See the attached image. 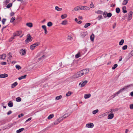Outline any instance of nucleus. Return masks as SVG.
<instances>
[{"label": "nucleus", "mask_w": 133, "mask_h": 133, "mask_svg": "<svg viewBox=\"0 0 133 133\" xmlns=\"http://www.w3.org/2000/svg\"><path fill=\"white\" fill-rule=\"evenodd\" d=\"M83 75V72L81 70L76 73L75 75L73 76V77L74 78H77L80 77Z\"/></svg>", "instance_id": "f257e3e1"}, {"label": "nucleus", "mask_w": 133, "mask_h": 133, "mask_svg": "<svg viewBox=\"0 0 133 133\" xmlns=\"http://www.w3.org/2000/svg\"><path fill=\"white\" fill-rule=\"evenodd\" d=\"M26 39L25 40V43H28L29 42L31 41L32 39V38L31 36L29 34H28L26 36Z\"/></svg>", "instance_id": "f03ea898"}, {"label": "nucleus", "mask_w": 133, "mask_h": 133, "mask_svg": "<svg viewBox=\"0 0 133 133\" xmlns=\"http://www.w3.org/2000/svg\"><path fill=\"white\" fill-rule=\"evenodd\" d=\"M40 44V43L39 42H36L34 44L31 45L30 46V48L31 49V50H33L34 49V48L36 46L39 45Z\"/></svg>", "instance_id": "7ed1b4c3"}, {"label": "nucleus", "mask_w": 133, "mask_h": 133, "mask_svg": "<svg viewBox=\"0 0 133 133\" xmlns=\"http://www.w3.org/2000/svg\"><path fill=\"white\" fill-rule=\"evenodd\" d=\"M21 34V32L18 31H17L16 32L14 33L13 36L11 37V39H14L15 37L16 36H18Z\"/></svg>", "instance_id": "20e7f679"}, {"label": "nucleus", "mask_w": 133, "mask_h": 133, "mask_svg": "<svg viewBox=\"0 0 133 133\" xmlns=\"http://www.w3.org/2000/svg\"><path fill=\"white\" fill-rule=\"evenodd\" d=\"M132 14L133 12L132 11H130L129 13L127 18L128 21H129L131 19Z\"/></svg>", "instance_id": "39448f33"}, {"label": "nucleus", "mask_w": 133, "mask_h": 133, "mask_svg": "<svg viewBox=\"0 0 133 133\" xmlns=\"http://www.w3.org/2000/svg\"><path fill=\"white\" fill-rule=\"evenodd\" d=\"M62 118H60L59 119L56 120L54 122V124H57L61 121L63 120V119Z\"/></svg>", "instance_id": "423d86ee"}, {"label": "nucleus", "mask_w": 133, "mask_h": 133, "mask_svg": "<svg viewBox=\"0 0 133 133\" xmlns=\"http://www.w3.org/2000/svg\"><path fill=\"white\" fill-rule=\"evenodd\" d=\"M86 126L88 128H92L94 126V124L92 123H90L87 124Z\"/></svg>", "instance_id": "0eeeda50"}, {"label": "nucleus", "mask_w": 133, "mask_h": 133, "mask_svg": "<svg viewBox=\"0 0 133 133\" xmlns=\"http://www.w3.org/2000/svg\"><path fill=\"white\" fill-rule=\"evenodd\" d=\"M82 71L83 72L84 75H85L88 73L89 71V69H85L82 70Z\"/></svg>", "instance_id": "6e6552de"}, {"label": "nucleus", "mask_w": 133, "mask_h": 133, "mask_svg": "<svg viewBox=\"0 0 133 133\" xmlns=\"http://www.w3.org/2000/svg\"><path fill=\"white\" fill-rule=\"evenodd\" d=\"M82 10H89L90 9L89 7L87 6H82Z\"/></svg>", "instance_id": "1a4fd4ad"}, {"label": "nucleus", "mask_w": 133, "mask_h": 133, "mask_svg": "<svg viewBox=\"0 0 133 133\" xmlns=\"http://www.w3.org/2000/svg\"><path fill=\"white\" fill-rule=\"evenodd\" d=\"M8 76V75L6 74H1L0 75V77L1 78H3L7 77Z\"/></svg>", "instance_id": "9d476101"}, {"label": "nucleus", "mask_w": 133, "mask_h": 133, "mask_svg": "<svg viewBox=\"0 0 133 133\" xmlns=\"http://www.w3.org/2000/svg\"><path fill=\"white\" fill-rule=\"evenodd\" d=\"M6 56L5 54H3L2 55H0V59H4Z\"/></svg>", "instance_id": "9b49d317"}, {"label": "nucleus", "mask_w": 133, "mask_h": 133, "mask_svg": "<svg viewBox=\"0 0 133 133\" xmlns=\"http://www.w3.org/2000/svg\"><path fill=\"white\" fill-rule=\"evenodd\" d=\"M133 56L131 52L129 53L126 57V61H127L130 57Z\"/></svg>", "instance_id": "f8f14e48"}, {"label": "nucleus", "mask_w": 133, "mask_h": 133, "mask_svg": "<svg viewBox=\"0 0 133 133\" xmlns=\"http://www.w3.org/2000/svg\"><path fill=\"white\" fill-rule=\"evenodd\" d=\"M114 115L113 114H109L108 116V119H111L114 117Z\"/></svg>", "instance_id": "ddd939ff"}, {"label": "nucleus", "mask_w": 133, "mask_h": 133, "mask_svg": "<svg viewBox=\"0 0 133 133\" xmlns=\"http://www.w3.org/2000/svg\"><path fill=\"white\" fill-rule=\"evenodd\" d=\"M87 32H83L81 34V37L83 38L87 34Z\"/></svg>", "instance_id": "4468645a"}, {"label": "nucleus", "mask_w": 133, "mask_h": 133, "mask_svg": "<svg viewBox=\"0 0 133 133\" xmlns=\"http://www.w3.org/2000/svg\"><path fill=\"white\" fill-rule=\"evenodd\" d=\"M8 59H8L9 61H10L11 60V59L12 57V56L11 55V53L10 52H9L8 54ZM8 60H7V61Z\"/></svg>", "instance_id": "2eb2a0df"}, {"label": "nucleus", "mask_w": 133, "mask_h": 133, "mask_svg": "<svg viewBox=\"0 0 133 133\" xmlns=\"http://www.w3.org/2000/svg\"><path fill=\"white\" fill-rule=\"evenodd\" d=\"M125 90V87H124L123 88L121 89L118 91L117 92V94H119V93L123 92Z\"/></svg>", "instance_id": "dca6fc26"}, {"label": "nucleus", "mask_w": 133, "mask_h": 133, "mask_svg": "<svg viewBox=\"0 0 133 133\" xmlns=\"http://www.w3.org/2000/svg\"><path fill=\"white\" fill-rule=\"evenodd\" d=\"M91 95L90 94H85L84 96V98L85 99L88 98L90 97Z\"/></svg>", "instance_id": "f3484780"}, {"label": "nucleus", "mask_w": 133, "mask_h": 133, "mask_svg": "<svg viewBox=\"0 0 133 133\" xmlns=\"http://www.w3.org/2000/svg\"><path fill=\"white\" fill-rule=\"evenodd\" d=\"M8 105L10 107H12L13 106V103L12 102L10 101L8 103Z\"/></svg>", "instance_id": "a211bd4d"}, {"label": "nucleus", "mask_w": 133, "mask_h": 133, "mask_svg": "<svg viewBox=\"0 0 133 133\" xmlns=\"http://www.w3.org/2000/svg\"><path fill=\"white\" fill-rule=\"evenodd\" d=\"M88 81L87 80L83 82L81 85V87H83L87 83Z\"/></svg>", "instance_id": "6ab92c4d"}, {"label": "nucleus", "mask_w": 133, "mask_h": 133, "mask_svg": "<svg viewBox=\"0 0 133 133\" xmlns=\"http://www.w3.org/2000/svg\"><path fill=\"white\" fill-rule=\"evenodd\" d=\"M70 115V114H66L64 115L62 117H61V118H62L61 119L63 118V119H65L68 117Z\"/></svg>", "instance_id": "aec40b11"}, {"label": "nucleus", "mask_w": 133, "mask_h": 133, "mask_svg": "<svg viewBox=\"0 0 133 133\" xmlns=\"http://www.w3.org/2000/svg\"><path fill=\"white\" fill-rule=\"evenodd\" d=\"M95 36L94 34H92L91 35L90 37V38L91 40L93 41H94V38Z\"/></svg>", "instance_id": "412c9836"}, {"label": "nucleus", "mask_w": 133, "mask_h": 133, "mask_svg": "<svg viewBox=\"0 0 133 133\" xmlns=\"http://www.w3.org/2000/svg\"><path fill=\"white\" fill-rule=\"evenodd\" d=\"M26 76V75H25L24 76H22L21 77L18 78V79L19 80H21L22 79H25V78Z\"/></svg>", "instance_id": "4be33fe9"}, {"label": "nucleus", "mask_w": 133, "mask_h": 133, "mask_svg": "<svg viewBox=\"0 0 133 133\" xmlns=\"http://www.w3.org/2000/svg\"><path fill=\"white\" fill-rule=\"evenodd\" d=\"M18 84V83L16 82H15L12 84L11 87L12 88H14Z\"/></svg>", "instance_id": "5701e85b"}, {"label": "nucleus", "mask_w": 133, "mask_h": 133, "mask_svg": "<svg viewBox=\"0 0 133 133\" xmlns=\"http://www.w3.org/2000/svg\"><path fill=\"white\" fill-rule=\"evenodd\" d=\"M24 130V128H21L18 130L16 131V133H20L22 131Z\"/></svg>", "instance_id": "b1692460"}, {"label": "nucleus", "mask_w": 133, "mask_h": 133, "mask_svg": "<svg viewBox=\"0 0 133 133\" xmlns=\"http://www.w3.org/2000/svg\"><path fill=\"white\" fill-rule=\"evenodd\" d=\"M26 25L27 26L30 27H31L32 26V23H28L26 24Z\"/></svg>", "instance_id": "393cba45"}, {"label": "nucleus", "mask_w": 133, "mask_h": 133, "mask_svg": "<svg viewBox=\"0 0 133 133\" xmlns=\"http://www.w3.org/2000/svg\"><path fill=\"white\" fill-rule=\"evenodd\" d=\"M109 112H106L105 113L102 114L100 116H101V117H103L104 116H106L108 114H109Z\"/></svg>", "instance_id": "a878e982"}, {"label": "nucleus", "mask_w": 133, "mask_h": 133, "mask_svg": "<svg viewBox=\"0 0 133 133\" xmlns=\"http://www.w3.org/2000/svg\"><path fill=\"white\" fill-rule=\"evenodd\" d=\"M72 94V92L69 91L66 94V96H69Z\"/></svg>", "instance_id": "bb28decb"}, {"label": "nucleus", "mask_w": 133, "mask_h": 133, "mask_svg": "<svg viewBox=\"0 0 133 133\" xmlns=\"http://www.w3.org/2000/svg\"><path fill=\"white\" fill-rule=\"evenodd\" d=\"M55 9L56 10L58 11H61L62 10V8H59L57 6H55Z\"/></svg>", "instance_id": "cd10ccee"}, {"label": "nucleus", "mask_w": 133, "mask_h": 133, "mask_svg": "<svg viewBox=\"0 0 133 133\" xmlns=\"http://www.w3.org/2000/svg\"><path fill=\"white\" fill-rule=\"evenodd\" d=\"M67 16V15L65 14L63 15H62L61 16V18L62 19H64Z\"/></svg>", "instance_id": "c85d7f7f"}, {"label": "nucleus", "mask_w": 133, "mask_h": 133, "mask_svg": "<svg viewBox=\"0 0 133 133\" xmlns=\"http://www.w3.org/2000/svg\"><path fill=\"white\" fill-rule=\"evenodd\" d=\"M20 51H21L22 55H24L26 54V51L23 49L21 50Z\"/></svg>", "instance_id": "c756f323"}, {"label": "nucleus", "mask_w": 133, "mask_h": 133, "mask_svg": "<svg viewBox=\"0 0 133 133\" xmlns=\"http://www.w3.org/2000/svg\"><path fill=\"white\" fill-rule=\"evenodd\" d=\"M90 25L91 24L90 23H87L85 24L84 27L85 28H87L88 26H90Z\"/></svg>", "instance_id": "7c9ffc66"}, {"label": "nucleus", "mask_w": 133, "mask_h": 133, "mask_svg": "<svg viewBox=\"0 0 133 133\" xmlns=\"http://www.w3.org/2000/svg\"><path fill=\"white\" fill-rule=\"evenodd\" d=\"M54 116V115L53 114H51L48 117V119H50L53 118Z\"/></svg>", "instance_id": "2f4dec72"}, {"label": "nucleus", "mask_w": 133, "mask_h": 133, "mask_svg": "<svg viewBox=\"0 0 133 133\" xmlns=\"http://www.w3.org/2000/svg\"><path fill=\"white\" fill-rule=\"evenodd\" d=\"M67 21L66 20L63 21L61 23V24L63 25H65L67 23Z\"/></svg>", "instance_id": "473e14b6"}, {"label": "nucleus", "mask_w": 133, "mask_h": 133, "mask_svg": "<svg viewBox=\"0 0 133 133\" xmlns=\"http://www.w3.org/2000/svg\"><path fill=\"white\" fill-rule=\"evenodd\" d=\"M95 13L98 14H102L103 13V12L100 10H98L95 12Z\"/></svg>", "instance_id": "72a5a7b5"}, {"label": "nucleus", "mask_w": 133, "mask_h": 133, "mask_svg": "<svg viewBox=\"0 0 133 133\" xmlns=\"http://www.w3.org/2000/svg\"><path fill=\"white\" fill-rule=\"evenodd\" d=\"M118 66V65L117 64H115L112 67V69L113 70H114L115 68L117 67Z\"/></svg>", "instance_id": "f704fd0d"}, {"label": "nucleus", "mask_w": 133, "mask_h": 133, "mask_svg": "<svg viewBox=\"0 0 133 133\" xmlns=\"http://www.w3.org/2000/svg\"><path fill=\"white\" fill-rule=\"evenodd\" d=\"M81 56V54L80 52H78L77 54L75 55V58H78Z\"/></svg>", "instance_id": "c9c22d12"}, {"label": "nucleus", "mask_w": 133, "mask_h": 133, "mask_svg": "<svg viewBox=\"0 0 133 133\" xmlns=\"http://www.w3.org/2000/svg\"><path fill=\"white\" fill-rule=\"evenodd\" d=\"M124 41V39L121 40L119 43V45H122Z\"/></svg>", "instance_id": "e433bc0d"}, {"label": "nucleus", "mask_w": 133, "mask_h": 133, "mask_svg": "<svg viewBox=\"0 0 133 133\" xmlns=\"http://www.w3.org/2000/svg\"><path fill=\"white\" fill-rule=\"evenodd\" d=\"M21 101V98L20 97H17L16 99V101L17 102H19Z\"/></svg>", "instance_id": "4c0bfd02"}, {"label": "nucleus", "mask_w": 133, "mask_h": 133, "mask_svg": "<svg viewBox=\"0 0 133 133\" xmlns=\"http://www.w3.org/2000/svg\"><path fill=\"white\" fill-rule=\"evenodd\" d=\"M62 97V96L61 95L58 96H57L55 98V99L58 100L61 99Z\"/></svg>", "instance_id": "58836bf2"}, {"label": "nucleus", "mask_w": 133, "mask_h": 133, "mask_svg": "<svg viewBox=\"0 0 133 133\" xmlns=\"http://www.w3.org/2000/svg\"><path fill=\"white\" fill-rule=\"evenodd\" d=\"M116 11L117 13H119L120 11V9L118 8H117L116 9Z\"/></svg>", "instance_id": "ea45409f"}, {"label": "nucleus", "mask_w": 133, "mask_h": 133, "mask_svg": "<svg viewBox=\"0 0 133 133\" xmlns=\"http://www.w3.org/2000/svg\"><path fill=\"white\" fill-rule=\"evenodd\" d=\"M12 5V3H9L6 6V8H9L10 7H11Z\"/></svg>", "instance_id": "a19ab883"}, {"label": "nucleus", "mask_w": 133, "mask_h": 133, "mask_svg": "<svg viewBox=\"0 0 133 133\" xmlns=\"http://www.w3.org/2000/svg\"><path fill=\"white\" fill-rule=\"evenodd\" d=\"M16 68L18 70L21 69V67L19 65H16L15 66Z\"/></svg>", "instance_id": "79ce46f5"}, {"label": "nucleus", "mask_w": 133, "mask_h": 133, "mask_svg": "<svg viewBox=\"0 0 133 133\" xmlns=\"http://www.w3.org/2000/svg\"><path fill=\"white\" fill-rule=\"evenodd\" d=\"M112 15V14L110 12H109L107 14V16L109 18Z\"/></svg>", "instance_id": "37998d69"}, {"label": "nucleus", "mask_w": 133, "mask_h": 133, "mask_svg": "<svg viewBox=\"0 0 133 133\" xmlns=\"http://www.w3.org/2000/svg\"><path fill=\"white\" fill-rule=\"evenodd\" d=\"M52 25V23L50 22H48L47 23V25L48 26H51Z\"/></svg>", "instance_id": "c03bdc74"}, {"label": "nucleus", "mask_w": 133, "mask_h": 133, "mask_svg": "<svg viewBox=\"0 0 133 133\" xmlns=\"http://www.w3.org/2000/svg\"><path fill=\"white\" fill-rule=\"evenodd\" d=\"M90 6L91 8H94L95 6L93 2H91Z\"/></svg>", "instance_id": "a18cd8bd"}, {"label": "nucleus", "mask_w": 133, "mask_h": 133, "mask_svg": "<svg viewBox=\"0 0 133 133\" xmlns=\"http://www.w3.org/2000/svg\"><path fill=\"white\" fill-rule=\"evenodd\" d=\"M98 111V109H96L95 110L93 111H92V113L94 114H95L96 113H97Z\"/></svg>", "instance_id": "49530a36"}, {"label": "nucleus", "mask_w": 133, "mask_h": 133, "mask_svg": "<svg viewBox=\"0 0 133 133\" xmlns=\"http://www.w3.org/2000/svg\"><path fill=\"white\" fill-rule=\"evenodd\" d=\"M82 6H76L77 9L78 10H82Z\"/></svg>", "instance_id": "de8ad7c7"}, {"label": "nucleus", "mask_w": 133, "mask_h": 133, "mask_svg": "<svg viewBox=\"0 0 133 133\" xmlns=\"http://www.w3.org/2000/svg\"><path fill=\"white\" fill-rule=\"evenodd\" d=\"M118 94H117V92L114 95L111 96L110 97L111 98H114L116 96L118 95Z\"/></svg>", "instance_id": "09e8293b"}, {"label": "nucleus", "mask_w": 133, "mask_h": 133, "mask_svg": "<svg viewBox=\"0 0 133 133\" xmlns=\"http://www.w3.org/2000/svg\"><path fill=\"white\" fill-rule=\"evenodd\" d=\"M6 19L5 18H3L2 20V22L3 24H4L6 21Z\"/></svg>", "instance_id": "8fccbe9b"}, {"label": "nucleus", "mask_w": 133, "mask_h": 133, "mask_svg": "<svg viewBox=\"0 0 133 133\" xmlns=\"http://www.w3.org/2000/svg\"><path fill=\"white\" fill-rule=\"evenodd\" d=\"M15 17H12L10 21V22H13L15 21Z\"/></svg>", "instance_id": "3c124183"}, {"label": "nucleus", "mask_w": 133, "mask_h": 133, "mask_svg": "<svg viewBox=\"0 0 133 133\" xmlns=\"http://www.w3.org/2000/svg\"><path fill=\"white\" fill-rule=\"evenodd\" d=\"M116 109H111L110 110L109 112H114L116 111Z\"/></svg>", "instance_id": "603ef678"}, {"label": "nucleus", "mask_w": 133, "mask_h": 133, "mask_svg": "<svg viewBox=\"0 0 133 133\" xmlns=\"http://www.w3.org/2000/svg\"><path fill=\"white\" fill-rule=\"evenodd\" d=\"M107 12L105 11L103 13V15L104 16V17H107V16H106V15H107Z\"/></svg>", "instance_id": "864d4df0"}, {"label": "nucleus", "mask_w": 133, "mask_h": 133, "mask_svg": "<svg viewBox=\"0 0 133 133\" xmlns=\"http://www.w3.org/2000/svg\"><path fill=\"white\" fill-rule=\"evenodd\" d=\"M72 38V37L71 35H69L68 36V38L69 39H71Z\"/></svg>", "instance_id": "5fc2aeb1"}, {"label": "nucleus", "mask_w": 133, "mask_h": 133, "mask_svg": "<svg viewBox=\"0 0 133 133\" xmlns=\"http://www.w3.org/2000/svg\"><path fill=\"white\" fill-rule=\"evenodd\" d=\"M97 18H98V20H100L101 19H102V17L101 15H100L98 16L97 17Z\"/></svg>", "instance_id": "6e6d98bb"}, {"label": "nucleus", "mask_w": 133, "mask_h": 133, "mask_svg": "<svg viewBox=\"0 0 133 133\" xmlns=\"http://www.w3.org/2000/svg\"><path fill=\"white\" fill-rule=\"evenodd\" d=\"M72 10L73 11H78L76 7L74 8Z\"/></svg>", "instance_id": "4d7b16f0"}, {"label": "nucleus", "mask_w": 133, "mask_h": 133, "mask_svg": "<svg viewBox=\"0 0 133 133\" xmlns=\"http://www.w3.org/2000/svg\"><path fill=\"white\" fill-rule=\"evenodd\" d=\"M130 109H133V104H131L130 105Z\"/></svg>", "instance_id": "13d9d810"}, {"label": "nucleus", "mask_w": 133, "mask_h": 133, "mask_svg": "<svg viewBox=\"0 0 133 133\" xmlns=\"http://www.w3.org/2000/svg\"><path fill=\"white\" fill-rule=\"evenodd\" d=\"M6 64V62H2L1 63V64L2 65H5Z\"/></svg>", "instance_id": "bf43d9fd"}, {"label": "nucleus", "mask_w": 133, "mask_h": 133, "mask_svg": "<svg viewBox=\"0 0 133 133\" xmlns=\"http://www.w3.org/2000/svg\"><path fill=\"white\" fill-rule=\"evenodd\" d=\"M42 28L44 30L46 29V27L45 25H43L42 26Z\"/></svg>", "instance_id": "052dcab7"}, {"label": "nucleus", "mask_w": 133, "mask_h": 133, "mask_svg": "<svg viewBox=\"0 0 133 133\" xmlns=\"http://www.w3.org/2000/svg\"><path fill=\"white\" fill-rule=\"evenodd\" d=\"M10 0H5V3L6 4L9 3V2Z\"/></svg>", "instance_id": "680f3d73"}, {"label": "nucleus", "mask_w": 133, "mask_h": 133, "mask_svg": "<svg viewBox=\"0 0 133 133\" xmlns=\"http://www.w3.org/2000/svg\"><path fill=\"white\" fill-rule=\"evenodd\" d=\"M12 112V111L11 110H9L7 113V115H9L11 114Z\"/></svg>", "instance_id": "e2e57ef3"}, {"label": "nucleus", "mask_w": 133, "mask_h": 133, "mask_svg": "<svg viewBox=\"0 0 133 133\" xmlns=\"http://www.w3.org/2000/svg\"><path fill=\"white\" fill-rule=\"evenodd\" d=\"M15 13L14 12H11L10 14V15L11 16H14Z\"/></svg>", "instance_id": "0e129e2a"}, {"label": "nucleus", "mask_w": 133, "mask_h": 133, "mask_svg": "<svg viewBox=\"0 0 133 133\" xmlns=\"http://www.w3.org/2000/svg\"><path fill=\"white\" fill-rule=\"evenodd\" d=\"M31 118H32L31 117H30V118H29L27 120L25 121V123H26L27 122H28V121H29L31 119Z\"/></svg>", "instance_id": "69168bd1"}, {"label": "nucleus", "mask_w": 133, "mask_h": 133, "mask_svg": "<svg viewBox=\"0 0 133 133\" xmlns=\"http://www.w3.org/2000/svg\"><path fill=\"white\" fill-rule=\"evenodd\" d=\"M23 116H24V114H23L22 113V114H21L19 115L18 116V117H19L20 118V117H21Z\"/></svg>", "instance_id": "338daca9"}, {"label": "nucleus", "mask_w": 133, "mask_h": 133, "mask_svg": "<svg viewBox=\"0 0 133 133\" xmlns=\"http://www.w3.org/2000/svg\"><path fill=\"white\" fill-rule=\"evenodd\" d=\"M130 95L131 96V97H133V91H132L130 93Z\"/></svg>", "instance_id": "774afa93"}]
</instances>
